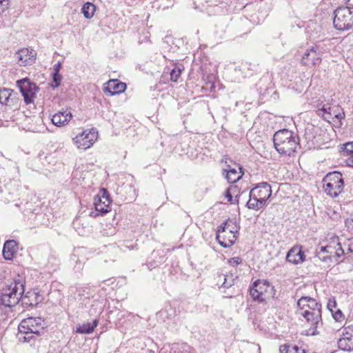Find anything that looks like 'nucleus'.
Returning a JSON list of instances; mask_svg holds the SVG:
<instances>
[{
  "mask_svg": "<svg viewBox=\"0 0 353 353\" xmlns=\"http://www.w3.org/2000/svg\"><path fill=\"white\" fill-rule=\"evenodd\" d=\"M46 323L41 317H28L21 321L18 326V330L20 332H26V330H30L34 332L37 336H40L41 332L44 330Z\"/></svg>",
  "mask_w": 353,
  "mask_h": 353,
  "instance_id": "obj_7",
  "label": "nucleus"
},
{
  "mask_svg": "<svg viewBox=\"0 0 353 353\" xmlns=\"http://www.w3.org/2000/svg\"><path fill=\"white\" fill-rule=\"evenodd\" d=\"M343 152L347 154H353V142L347 143L345 144Z\"/></svg>",
  "mask_w": 353,
  "mask_h": 353,
  "instance_id": "obj_35",
  "label": "nucleus"
},
{
  "mask_svg": "<svg viewBox=\"0 0 353 353\" xmlns=\"http://www.w3.org/2000/svg\"><path fill=\"white\" fill-rule=\"evenodd\" d=\"M296 313L302 316L310 325V327L304 331L305 336H316L319 334L317 329L322 323L321 304L310 296H302L297 301Z\"/></svg>",
  "mask_w": 353,
  "mask_h": 353,
  "instance_id": "obj_1",
  "label": "nucleus"
},
{
  "mask_svg": "<svg viewBox=\"0 0 353 353\" xmlns=\"http://www.w3.org/2000/svg\"><path fill=\"white\" fill-rule=\"evenodd\" d=\"M333 25L339 30H353V6L335 10Z\"/></svg>",
  "mask_w": 353,
  "mask_h": 353,
  "instance_id": "obj_4",
  "label": "nucleus"
},
{
  "mask_svg": "<svg viewBox=\"0 0 353 353\" xmlns=\"http://www.w3.org/2000/svg\"><path fill=\"white\" fill-rule=\"evenodd\" d=\"M62 79V76L59 73H52L53 83L52 84V88H58L60 85Z\"/></svg>",
  "mask_w": 353,
  "mask_h": 353,
  "instance_id": "obj_33",
  "label": "nucleus"
},
{
  "mask_svg": "<svg viewBox=\"0 0 353 353\" xmlns=\"http://www.w3.org/2000/svg\"><path fill=\"white\" fill-rule=\"evenodd\" d=\"M346 340H348L346 339V336L345 338L341 339L339 341V345L340 347H342L343 345H345V343L346 342Z\"/></svg>",
  "mask_w": 353,
  "mask_h": 353,
  "instance_id": "obj_43",
  "label": "nucleus"
},
{
  "mask_svg": "<svg viewBox=\"0 0 353 353\" xmlns=\"http://www.w3.org/2000/svg\"><path fill=\"white\" fill-rule=\"evenodd\" d=\"M352 221H353V219H352Z\"/></svg>",
  "mask_w": 353,
  "mask_h": 353,
  "instance_id": "obj_50",
  "label": "nucleus"
},
{
  "mask_svg": "<svg viewBox=\"0 0 353 353\" xmlns=\"http://www.w3.org/2000/svg\"><path fill=\"white\" fill-rule=\"evenodd\" d=\"M345 332L343 333V335L346 336V339L348 340L350 339V338L353 336V326L350 325L344 329Z\"/></svg>",
  "mask_w": 353,
  "mask_h": 353,
  "instance_id": "obj_34",
  "label": "nucleus"
},
{
  "mask_svg": "<svg viewBox=\"0 0 353 353\" xmlns=\"http://www.w3.org/2000/svg\"><path fill=\"white\" fill-rule=\"evenodd\" d=\"M36 54L32 49L22 48L15 54V59L19 65L26 66L34 63Z\"/></svg>",
  "mask_w": 353,
  "mask_h": 353,
  "instance_id": "obj_13",
  "label": "nucleus"
},
{
  "mask_svg": "<svg viewBox=\"0 0 353 353\" xmlns=\"http://www.w3.org/2000/svg\"><path fill=\"white\" fill-rule=\"evenodd\" d=\"M39 336H37L34 332L30 330H26V332H20L17 334V339L21 343H28L30 345L35 344Z\"/></svg>",
  "mask_w": 353,
  "mask_h": 353,
  "instance_id": "obj_21",
  "label": "nucleus"
},
{
  "mask_svg": "<svg viewBox=\"0 0 353 353\" xmlns=\"http://www.w3.org/2000/svg\"><path fill=\"white\" fill-rule=\"evenodd\" d=\"M181 74V69L179 66H174L170 71L171 81L176 82Z\"/></svg>",
  "mask_w": 353,
  "mask_h": 353,
  "instance_id": "obj_32",
  "label": "nucleus"
},
{
  "mask_svg": "<svg viewBox=\"0 0 353 353\" xmlns=\"http://www.w3.org/2000/svg\"><path fill=\"white\" fill-rule=\"evenodd\" d=\"M272 194L271 186L266 182L259 183L256 187L252 188L249 194V196H252L254 199L261 201L265 205L267 200Z\"/></svg>",
  "mask_w": 353,
  "mask_h": 353,
  "instance_id": "obj_11",
  "label": "nucleus"
},
{
  "mask_svg": "<svg viewBox=\"0 0 353 353\" xmlns=\"http://www.w3.org/2000/svg\"><path fill=\"white\" fill-rule=\"evenodd\" d=\"M281 353H305L304 350L296 345H284L279 349Z\"/></svg>",
  "mask_w": 353,
  "mask_h": 353,
  "instance_id": "obj_26",
  "label": "nucleus"
},
{
  "mask_svg": "<svg viewBox=\"0 0 353 353\" xmlns=\"http://www.w3.org/2000/svg\"><path fill=\"white\" fill-rule=\"evenodd\" d=\"M332 316L335 319L336 321H341V320L343 319V313L341 310L336 311L335 313H332Z\"/></svg>",
  "mask_w": 353,
  "mask_h": 353,
  "instance_id": "obj_37",
  "label": "nucleus"
},
{
  "mask_svg": "<svg viewBox=\"0 0 353 353\" xmlns=\"http://www.w3.org/2000/svg\"><path fill=\"white\" fill-rule=\"evenodd\" d=\"M77 262L78 263V261ZM79 262H81V261H79ZM81 267H82V265H81V263H79V264L77 263L76 265V268H79V269H81Z\"/></svg>",
  "mask_w": 353,
  "mask_h": 353,
  "instance_id": "obj_46",
  "label": "nucleus"
},
{
  "mask_svg": "<svg viewBox=\"0 0 353 353\" xmlns=\"http://www.w3.org/2000/svg\"><path fill=\"white\" fill-rule=\"evenodd\" d=\"M305 259V255L302 250V246L295 245L287 253L286 260L293 264L302 263Z\"/></svg>",
  "mask_w": 353,
  "mask_h": 353,
  "instance_id": "obj_16",
  "label": "nucleus"
},
{
  "mask_svg": "<svg viewBox=\"0 0 353 353\" xmlns=\"http://www.w3.org/2000/svg\"><path fill=\"white\" fill-rule=\"evenodd\" d=\"M246 206L249 209L259 210L263 208L264 205L261 203V201H259L258 199H254L252 196H250V199L247 202Z\"/></svg>",
  "mask_w": 353,
  "mask_h": 353,
  "instance_id": "obj_28",
  "label": "nucleus"
},
{
  "mask_svg": "<svg viewBox=\"0 0 353 353\" xmlns=\"http://www.w3.org/2000/svg\"><path fill=\"white\" fill-rule=\"evenodd\" d=\"M332 305V303H331V301H330L328 304H327V307L328 308H330V307Z\"/></svg>",
  "mask_w": 353,
  "mask_h": 353,
  "instance_id": "obj_48",
  "label": "nucleus"
},
{
  "mask_svg": "<svg viewBox=\"0 0 353 353\" xmlns=\"http://www.w3.org/2000/svg\"><path fill=\"white\" fill-rule=\"evenodd\" d=\"M98 324L99 321L97 319L93 320L92 323H84L77 327V332L79 334H90L94 331Z\"/></svg>",
  "mask_w": 353,
  "mask_h": 353,
  "instance_id": "obj_23",
  "label": "nucleus"
},
{
  "mask_svg": "<svg viewBox=\"0 0 353 353\" xmlns=\"http://www.w3.org/2000/svg\"><path fill=\"white\" fill-rule=\"evenodd\" d=\"M17 251V243L14 240L6 241L3 245L2 254L6 260H12Z\"/></svg>",
  "mask_w": 353,
  "mask_h": 353,
  "instance_id": "obj_20",
  "label": "nucleus"
},
{
  "mask_svg": "<svg viewBox=\"0 0 353 353\" xmlns=\"http://www.w3.org/2000/svg\"><path fill=\"white\" fill-rule=\"evenodd\" d=\"M323 188L326 194L335 198L342 192L344 187V181L342 174L339 172L328 173L323 179Z\"/></svg>",
  "mask_w": 353,
  "mask_h": 353,
  "instance_id": "obj_5",
  "label": "nucleus"
},
{
  "mask_svg": "<svg viewBox=\"0 0 353 353\" xmlns=\"http://www.w3.org/2000/svg\"><path fill=\"white\" fill-rule=\"evenodd\" d=\"M17 94L12 89H0V103L9 107L10 109H17L19 106Z\"/></svg>",
  "mask_w": 353,
  "mask_h": 353,
  "instance_id": "obj_12",
  "label": "nucleus"
},
{
  "mask_svg": "<svg viewBox=\"0 0 353 353\" xmlns=\"http://www.w3.org/2000/svg\"><path fill=\"white\" fill-rule=\"evenodd\" d=\"M332 305V303H331V301H330L328 304H327V307L328 308H330V307Z\"/></svg>",
  "mask_w": 353,
  "mask_h": 353,
  "instance_id": "obj_47",
  "label": "nucleus"
},
{
  "mask_svg": "<svg viewBox=\"0 0 353 353\" xmlns=\"http://www.w3.org/2000/svg\"><path fill=\"white\" fill-rule=\"evenodd\" d=\"M273 288L268 281L257 280L250 286V294L254 301L263 303L271 296Z\"/></svg>",
  "mask_w": 353,
  "mask_h": 353,
  "instance_id": "obj_6",
  "label": "nucleus"
},
{
  "mask_svg": "<svg viewBox=\"0 0 353 353\" xmlns=\"http://www.w3.org/2000/svg\"><path fill=\"white\" fill-rule=\"evenodd\" d=\"M39 294L35 292H28L27 294L22 299L23 304L33 306L38 304V298Z\"/></svg>",
  "mask_w": 353,
  "mask_h": 353,
  "instance_id": "obj_24",
  "label": "nucleus"
},
{
  "mask_svg": "<svg viewBox=\"0 0 353 353\" xmlns=\"http://www.w3.org/2000/svg\"><path fill=\"white\" fill-rule=\"evenodd\" d=\"M25 292V280L19 276L8 285L1 293L0 301L6 307H11L15 306Z\"/></svg>",
  "mask_w": 353,
  "mask_h": 353,
  "instance_id": "obj_3",
  "label": "nucleus"
},
{
  "mask_svg": "<svg viewBox=\"0 0 353 353\" xmlns=\"http://www.w3.org/2000/svg\"><path fill=\"white\" fill-rule=\"evenodd\" d=\"M112 201L110 199V194L105 189H101V194L94 197L95 212H91L90 215L97 216L106 214L110 210V204Z\"/></svg>",
  "mask_w": 353,
  "mask_h": 353,
  "instance_id": "obj_9",
  "label": "nucleus"
},
{
  "mask_svg": "<svg viewBox=\"0 0 353 353\" xmlns=\"http://www.w3.org/2000/svg\"><path fill=\"white\" fill-rule=\"evenodd\" d=\"M107 86L104 88V92H108L110 96L121 93L125 91L126 85L117 79L110 80Z\"/></svg>",
  "mask_w": 353,
  "mask_h": 353,
  "instance_id": "obj_17",
  "label": "nucleus"
},
{
  "mask_svg": "<svg viewBox=\"0 0 353 353\" xmlns=\"http://www.w3.org/2000/svg\"><path fill=\"white\" fill-rule=\"evenodd\" d=\"M229 263L233 266L237 265L242 263V259L240 257H234L229 260Z\"/></svg>",
  "mask_w": 353,
  "mask_h": 353,
  "instance_id": "obj_39",
  "label": "nucleus"
},
{
  "mask_svg": "<svg viewBox=\"0 0 353 353\" xmlns=\"http://www.w3.org/2000/svg\"><path fill=\"white\" fill-rule=\"evenodd\" d=\"M347 164L350 166H353V154H352L347 160Z\"/></svg>",
  "mask_w": 353,
  "mask_h": 353,
  "instance_id": "obj_44",
  "label": "nucleus"
},
{
  "mask_svg": "<svg viewBox=\"0 0 353 353\" xmlns=\"http://www.w3.org/2000/svg\"><path fill=\"white\" fill-rule=\"evenodd\" d=\"M349 241V244H348V250L350 252H353V238L352 239H350L348 240Z\"/></svg>",
  "mask_w": 353,
  "mask_h": 353,
  "instance_id": "obj_41",
  "label": "nucleus"
},
{
  "mask_svg": "<svg viewBox=\"0 0 353 353\" xmlns=\"http://www.w3.org/2000/svg\"><path fill=\"white\" fill-rule=\"evenodd\" d=\"M105 234H109V232H106ZM110 234H114V230H113V232H110Z\"/></svg>",
  "mask_w": 353,
  "mask_h": 353,
  "instance_id": "obj_49",
  "label": "nucleus"
},
{
  "mask_svg": "<svg viewBox=\"0 0 353 353\" xmlns=\"http://www.w3.org/2000/svg\"><path fill=\"white\" fill-rule=\"evenodd\" d=\"M232 225H234L231 221H226L222 223L217 228L216 234L225 233L232 229Z\"/></svg>",
  "mask_w": 353,
  "mask_h": 353,
  "instance_id": "obj_30",
  "label": "nucleus"
},
{
  "mask_svg": "<svg viewBox=\"0 0 353 353\" xmlns=\"http://www.w3.org/2000/svg\"><path fill=\"white\" fill-rule=\"evenodd\" d=\"M17 85L24 98L26 104L33 102L35 93L38 90L37 85L28 78H23L17 81Z\"/></svg>",
  "mask_w": 353,
  "mask_h": 353,
  "instance_id": "obj_10",
  "label": "nucleus"
},
{
  "mask_svg": "<svg viewBox=\"0 0 353 353\" xmlns=\"http://www.w3.org/2000/svg\"><path fill=\"white\" fill-rule=\"evenodd\" d=\"M336 246L337 248H333L334 252L332 254V258H335L336 261H337L344 254V250L342 248L341 243L338 241V239H336Z\"/></svg>",
  "mask_w": 353,
  "mask_h": 353,
  "instance_id": "obj_31",
  "label": "nucleus"
},
{
  "mask_svg": "<svg viewBox=\"0 0 353 353\" xmlns=\"http://www.w3.org/2000/svg\"><path fill=\"white\" fill-rule=\"evenodd\" d=\"M236 232H237L236 227L232 225V229L226 231L225 233L216 234V239L223 248H230L236 240Z\"/></svg>",
  "mask_w": 353,
  "mask_h": 353,
  "instance_id": "obj_15",
  "label": "nucleus"
},
{
  "mask_svg": "<svg viewBox=\"0 0 353 353\" xmlns=\"http://www.w3.org/2000/svg\"><path fill=\"white\" fill-rule=\"evenodd\" d=\"M61 68V63L60 62L55 63L53 66V73H59Z\"/></svg>",
  "mask_w": 353,
  "mask_h": 353,
  "instance_id": "obj_40",
  "label": "nucleus"
},
{
  "mask_svg": "<svg viewBox=\"0 0 353 353\" xmlns=\"http://www.w3.org/2000/svg\"><path fill=\"white\" fill-rule=\"evenodd\" d=\"M235 187H230L229 188L226 192H225V197L228 199V201L231 203H234V200H233V197H232V195L231 194V190H232L233 189H234Z\"/></svg>",
  "mask_w": 353,
  "mask_h": 353,
  "instance_id": "obj_36",
  "label": "nucleus"
},
{
  "mask_svg": "<svg viewBox=\"0 0 353 353\" xmlns=\"http://www.w3.org/2000/svg\"><path fill=\"white\" fill-rule=\"evenodd\" d=\"M275 149L281 154L290 156L299 145V137L292 131L283 129L277 131L274 135Z\"/></svg>",
  "mask_w": 353,
  "mask_h": 353,
  "instance_id": "obj_2",
  "label": "nucleus"
},
{
  "mask_svg": "<svg viewBox=\"0 0 353 353\" xmlns=\"http://www.w3.org/2000/svg\"><path fill=\"white\" fill-rule=\"evenodd\" d=\"M220 279H223L221 287L224 288H229L234 285V279L232 274L222 275L219 276Z\"/></svg>",
  "mask_w": 353,
  "mask_h": 353,
  "instance_id": "obj_29",
  "label": "nucleus"
},
{
  "mask_svg": "<svg viewBox=\"0 0 353 353\" xmlns=\"http://www.w3.org/2000/svg\"><path fill=\"white\" fill-rule=\"evenodd\" d=\"M3 275H4V271L3 270L0 269V283L3 279Z\"/></svg>",
  "mask_w": 353,
  "mask_h": 353,
  "instance_id": "obj_45",
  "label": "nucleus"
},
{
  "mask_svg": "<svg viewBox=\"0 0 353 353\" xmlns=\"http://www.w3.org/2000/svg\"><path fill=\"white\" fill-rule=\"evenodd\" d=\"M97 137L98 132L96 130H86L77 134L73 139V142L78 148L86 150L94 143Z\"/></svg>",
  "mask_w": 353,
  "mask_h": 353,
  "instance_id": "obj_8",
  "label": "nucleus"
},
{
  "mask_svg": "<svg viewBox=\"0 0 353 353\" xmlns=\"http://www.w3.org/2000/svg\"><path fill=\"white\" fill-rule=\"evenodd\" d=\"M72 117L70 111H59L52 116L51 121L54 125L61 127L67 124Z\"/></svg>",
  "mask_w": 353,
  "mask_h": 353,
  "instance_id": "obj_19",
  "label": "nucleus"
},
{
  "mask_svg": "<svg viewBox=\"0 0 353 353\" xmlns=\"http://www.w3.org/2000/svg\"><path fill=\"white\" fill-rule=\"evenodd\" d=\"M241 172L239 173L235 168H232L230 165H227V169H225L224 171L226 172L225 178L230 183H234L239 181L243 175V172H241L242 168L239 167Z\"/></svg>",
  "mask_w": 353,
  "mask_h": 353,
  "instance_id": "obj_22",
  "label": "nucleus"
},
{
  "mask_svg": "<svg viewBox=\"0 0 353 353\" xmlns=\"http://www.w3.org/2000/svg\"><path fill=\"white\" fill-rule=\"evenodd\" d=\"M8 6V0H0V14L7 9Z\"/></svg>",
  "mask_w": 353,
  "mask_h": 353,
  "instance_id": "obj_38",
  "label": "nucleus"
},
{
  "mask_svg": "<svg viewBox=\"0 0 353 353\" xmlns=\"http://www.w3.org/2000/svg\"><path fill=\"white\" fill-rule=\"evenodd\" d=\"M331 108L329 105H323L321 108L317 110V114L319 116H321L325 121H329L331 119L332 113Z\"/></svg>",
  "mask_w": 353,
  "mask_h": 353,
  "instance_id": "obj_27",
  "label": "nucleus"
},
{
  "mask_svg": "<svg viewBox=\"0 0 353 353\" xmlns=\"http://www.w3.org/2000/svg\"><path fill=\"white\" fill-rule=\"evenodd\" d=\"M95 9L96 8L94 4L88 2L83 6L81 12L85 18L90 19L93 17Z\"/></svg>",
  "mask_w": 353,
  "mask_h": 353,
  "instance_id": "obj_25",
  "label": "nucleus"
},
{
  "mask_svg": "<svg viewBox=\"0 0 353 353\" xmlns=\"http://www.w3.org/2000/svg\"><path fill=\"white\" fill-rule=\"evenodd\" d=\"M334 117H335L337 119L341 120V119H343V118L345 117V114H344V112H339V113L336 114L334 115Z\"/></svg>",
  "mask_w": 353,
  "mask_h": 353,
  "instance_id": "obj_42",
  "label": "nucleus"
},
{
  "mask_svg": "<svg viewBox=\"0 0 353 353\" xmlns=\"http://www.w3.org/2000/svg\"><path fill=\"white\" fill-rule=\"evenodd\" d=\"M321 52L317 46L307 49L303 54L301 63L304 65H316L321 62Z\"/></svg>",
  "mask_w": 353,
  "mask_h": 353,
  "instance_id": "obj_14",
  "label": "nucleus"
},
{
  "mask_svg": "<svg viewBox=\"0 0 353 353\" xmlns=\"http://www.w3.org/2000/svg\"><path fill=\"white\" fill-rule=\"evenodd\" d=\"M334 249L332 245L321 246L319 250H316V257L323 262L330 263L332 262V254Z\"/></svg>",
  "mask_w": 353,
  "mask_h": 353,
  "instance_id": "obj_18",
  "label": "nucleus"
}]
</instances>
